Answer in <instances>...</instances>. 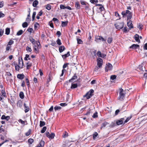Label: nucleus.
I'll list each match as a JSON object with an SVG mask.
<instances>
[{"label":"nucleus","instance_id":"f257e3e1","mask_svg":"<svg viewBox=\"0 0 147 147\" xmlns=\"http://www.w3.org/2000/svg\"><path fill=\"white\" fill-rule=\"evenodd\" d=\"M106 39L104 38L102 36H96L95 38V41L97 42H99L101 41H106Z\"/></svg>","mask_w":147,"mask_h":147},{"label":"nucleus","instance_id":"f03ea898","mask_svg":"<svg viewBox=\"0 0 147 147\" xmlns=\"http://www.w3.org/2000/svg\"><path fill=\"white\" fill-rule=\"evenodd\" d=\"M36 45H34L33 49L34 50V52L37 54L39 53L38 49L41 47L40 43L39 41H38V43H37Z\"/></svg>","mask_w":147,"mask_h":147},{"label":"nucleus","instance_id":"7ed1b4c3","mask_svg":"<svg viewBox=\"0 0 147 147\" xmlns=\"http://www.w3.org/2000/svg\"><path fill=\"white\" fill-rule=\"evenodd\" d=\"M94 90L93 89L90 90L89 91L87 92L84 96H86L87 99L90 98L93 95Z\"/></svg>","mask_w":147,"mask_h":147},{"label":"nucleus","instance_id":"20e7f679","mask_svg":"<svg viewBox=\"0 0 147 147\" xmlns=\"http://www.w3.org/2000/svg\"><path fill=\"white\" fill-rule=\"evenodd\" d=\"M115 26L117 29L119 30L123 27L124 23L123 22L117 23L115 24Z\"/></svg>","mask_w":147,"mask_h":147},{"label":"nucleus","instance_id":"39448f33","mask_svg":"<svg viewBox=\"0 0 147 147\" xmlns=\"http://www.w3.org/2000/svg\"><path fill=\"white\" fill-rule=\"evenodd\" d=\"M97 65L99 68L102 67L103 63V60L100 57H98L97 59Z\"/></svg>","mask_w":147,"mask_h":147},{"label":"nucleus","instance_id":"423d86ee","mask_svg":"<svg viewBox=\"0 0 147 147\" xmlns=\"http://www.w3.org/2000/svg\"><path fill=\"white\" fill-rule=\"evenodd\" d=\"M120 91L119 99L120 100H122L124 98L125 94L123 93V90L122 88L120 89Z\"/></svg>","mask_w":147,"mask_h":147},{"label":"nucleus","instance_id":"0eeeda50","mask_svg":"<svg viewBox=\"0 0 147 147\" xmlns=\"http://www.w3.org/2000/svg\"><path fill=\"white\" fill-rule=\"evenodd\" d=\"M125 117L122 118L120 119L117 120L116 121V124L117 125H120L122 124H123L124 120L125 119Z\"/></svg>","mask_w":147,"mask_h":147},{"label":"nucleus","instance_id":"6e6552de","mask_svg":"<svg viewBox=\"0 0 147 147\" xmlns=\"http://www.w3.org/2000/svg\"><path fill=\"white\" fill-rule=\"evenodd\" d=\"M107 66L105 68V70L106 72H107L109 70H112L113 68L112 65L110 63H108L107 64Z\"/></svg>","mask_w":147,"mask_h":147},{"label":"nucleus","instance_id":"1a4fd4ad","mask_svg":"<svg viewBox=\"0 0 147 147\" xmlns=\"http://www.w3.org/2000/svg\"><path fill=\"white\" fill-rule=\"evenodd\" d=\"M21 60H22V65H21L20 66L19 65H17L15 66V69L17 71H19V70L20 68H22L24 66V63L23 60L22 58H21Z\"/></svg>","mask_w":147,"mask_h":147},{"label":"nucleus","instance_id":"9d476101","mask_svg":"<svg viewBox=\"0 0 147 147\" xmlns=\"http://www.w3.org/2000/svg\"><path fill=\"white\" fill-rule=\"evenodd\" d=\"M127 25L130 29L134 28L132 21L130 20H129L128 22H127Z\"/></svg>","mask_w":147,"mask_h":147},{"label":"nucleus","instance_id":"9b49d317","mask_svg":"<svg viewBox=\"0 0 147 147\" xmlns=\"http://www.w3.org/2000/svg\"><path fill=\"white\" fill-rule=\"evenodd\" d=\"M30 41L34 45L36 44L37 43H38V41H36V40L33 38L31 37L30 38Z\"/></svg>","mask_w":147,"mask_h":147},{"label":"nucleus","instance_id":"f8f14e48","mask_svg":"<svg viewBox=\"0 0 147 147\" xmlns=\"http://www.w3.org/2000/svg\"><path fill=\"white\" fill-rule=\"evenodd\" d=\"M139 47V45L137 44H134L131 46L129 48L133 49H136Z\"/></svg>","mask_w":147,"mask_h":147},{"label":"nucleus","instance_id":"ddd939ff","mask_svg":"<svg viewBox=\"0 0 147 147\" xmlns=\"http://www.w3.org/2000/svg\"><path fill=\"white\" fill-rule=\"evenodd\" d=\"M24 77V75L23 74H18L17 75V78L21 80L23 79Z\"/></svg>","mask_w":147,"mask_h":147},{"label":"nucleus","instance_id":"4468645a","mask_svg":"<svg viewBox=\"0 0 147 147\" xmlns=\"http://www.w3.org/2000/svg\"><path fill=\"white\" fill-rule=\"evenodd\" d=\"M45 144V142L42 140H41L38 144L36 147H43Z\"/></svg>","mask_w":147,"mask_h":147},{"label":"nucleus","instance_id":"2eb2a0df","mask_svg":"<svg viewBox=\"0 0 147 147\" xmlns=\"http://www.w3.org/2000/svg\"><path fill=\"white\" fill-rule=\"evenodd\" d=\"M24 109H25V110H24L25 112L26 113H27L29 111V109H30L29 107L28 106H27L26 105V104L25 103H24Z\"/></svg>","mask_w":147,"mask_h":147},{"label":"nucleus","instance_id":"dca6fc26","mask_svg":"<svg viewBox=\"0 0 147 147\" xmlns=\"http://www.w3.org/2000/svg\"><path fill=\"white\" fill-rule=\"evenodd\" d=\"M65 49V48L63 46H60L59 47V51L60 53L63 52Z\"/></svg>","mask_w":147,"mask_h":147},{"label":"nucleus","instance_id":"f3484780","mask_svg":"<svg viewBox=\"0 0 147 147\" xmlns=\"http://www.w3.org/2000/svg\"><path fill=\"white\" fill-rule=\"evenodd\" d=\"M52 20L54 22L56 25H58L59 24V20L56 18H54Z\"/></svg>","mask_w":147,"mask_h":147},{"label":"nucleus","instance_id":"a211bd4d","mask_svg":"<svg viewBox=\"0 0 147 147\" xmlns=\"http://www.w3.org/2000/svg\"><path fill=\"white\" fill-rule=\"evenodd\" d=\"M17 106L21 107L22 106V101H21V100H18L17 103Z\"/></svg>","mask_w":147,"mask_h":147},{"label":"nucleus","instance_id":"6ab92c4d","mask_svg":"<svg viewBox=\"0 0 147 147\" xmlns=\"http://www.w3.org/2000/svg\"><path fill=\"white\" fill-rule=\"evenodd\" d=\"M55 136V134L54 133H51V134H50L49 135L48 138H49L50 139H52L54 138Z\"/></svg>","mask_w":147,"mask_h":147},{"label":"nucleus","instance_id":"aec40b11","mask_svg":"<svg viewBox=\"0 0 147 147\" xmlns=\"http://www.w3.org/2000/svg\"><path fill=\"white\" fill-rule=\"evenodd\" d=\"M135 40L137 42H139L140 40L139 38V36L137 34H136L134 36Z\"/></svg>","mask_w":147,"mask_h":147},{"label":"nucleus","instance_id":"412c9836","mask_svg":"<svg viewBox=\"0 0 147 147\" xmlns=\"http://www.w3.org/2000/svg\"><path fill=\"white\" fill-rule=\"evenodd\" d=\"M77 78V76L76 75V74H75L74 76H73L72 78L69 80V82H71L72 80H73L75 79H76Z\"/></svg>","mask_w":147,"mask_h":147},{"label":"nucleus","instance_id":"4be33fe9","mask_svg":"<svg viewBox=\"0 0 147 147\" xmlns=\"http://www.w3.org/2000/svg\"><path fill=\"white\" fill-rule=\"evenodd\" d=\"M70 55L69 52L68 51L67 53L64 55H62V56L63 59H65Z\"/></svg>","mask_w":147,"mask_h":147},{"label":"nucleus","instance_id":"5701e85b","mask_svg":"<svg viewBox=\"0 0 147 147\" xmlns=\"http://www.w3.org/2000/svg\"><path fill=\"white\" fill-rule=\"evenodd\" d=\"M38 2L36 0H35L33 3L32 5L34 7H36L38 4Z\"/></svg>","mask_w":147,"mask_h":147},{"label":"nucleus","instance_id":"b1692460","mask_svg":"<svg viewBox=\"0 0 147 147\" xmlns=\"http://www.w3.org/2000/svg\"><path fill=\"white\" fill-rule=\"evenodd\" d=\"M78 87V85L77 84H72L71 85V89H74L77 88Z\"/></svg>","mask_w":147,"mask_h":147},{"label":"nucleus","instance_id":"393cba45","mask_svg":"<svg viewBox=\"0 0 147 147\" xmlns=\"http://www.w3.org/2000/svg\"><path fill=\"white\" fill-rule=\"evenodd\" d=\"M28 142L29 144H31L34 142V140L32 138H30L28 140Z\"/></svg>","mask_w":147,"mask_h":147},{"label":"nucleus","instance_id":"a878e982","mask_svg":"<svg viewBox=\"0 0 147 147\" xmlns=\"http://www.w3.org/2000/svg\"><path fill=\"white\" fill-rule=\"evenodd\" d=\"M19 96L20 98L23 99L24 98V94L23 92H21L20 93Z\"/></svg>","mask_w":147,"mask_h":147},{"label":"nucleus","instance_id":"bb28decb","mask_svg":"<svg viewBox=\"0 0 147 147\" xmlns=\"http://www.w3.org/2000/svg\"><path fill=\"white\" fill-rule=\"evenodd\" d=\"M68 22H62V24H61V26L62 27H65L66 26H67V24Z\"/></svg>","mask_w":147,"mask_h":147},{"label":"nucleus","instance_id":"cd10ccee","mask_svg":"<svg viewBox=\"0 0 147 147\" xmlns=\"http://www.w3.org/2000/svg\"><path fill=\"white\" fill-rule=\"evenodd\" d=\"M75 5L76 9H79L80 8V5L78 2H76Z\"/></svg>","mask_w":147,"mask_h":147},{"label":"nucleus","instance_id":"c85d7f7f","mask_svg":"<svg viewBox=\"0 0 147 147\" xmlns=\"http://www.w3.org/2000/svg\"><path fill=\"white\" fill-rule=\"evenodd\" d=\"M30 15H28L27 16V18L26 19V21L29 23L31 21V18H30Z\"/></svg>","mask_w":147,"mask_h":147},{"label":"nucleus","instance_id":"c756f323","mask_svg":"<svg viewBox=\"0 0 147 147\" xmlns=\"http://www.w3.org/2000/svg\"><path fill=\"white\" fill-rule=\"evenodd\" d=\"M96 50H94V51H93L91 53V54L92 55V57H93V58H94L95 56L96 55Z\"/></svg>","mask_w":147,"mask_h":147},{"label":"nucleus","instance_id":"7c9ffc66","mask_svg":"<svg viewBox=\"0 0 147 147\" xmlns=\"http://www.w3.org/2000/svg\"><path fill=\"white\" fill-rule=\"evenodd\" d=\"M10 32V29L9 28H7L5 29V34L7 35H9Z\"/></svg>","mask_w":147,"mask_h":147},{"label":"nucleus","instance_id":"2f4dec72","mask_svg":"<svg viewBox=\"0 0 147 147\" xmlns=\"http://www.w3.org/2000/svg\"><path fill=\"white\" fill-rule=\"evenodd\" d=\"M31 131V129H29L28 131L25 133V135L27 136H29L30 134Z\"/></svg>","mask_w":147,"mask_h":147},{"label":"nucleus","instance_id":"473e14b6","mask_svg":"<svg viewBox=\"0 0 147 147\" xmlns=\"http://www.w3.org/2000/svg\"><path fill=\"white\" fill-rule=\"evenodd\" d=\"M45 123L44 121H40V124L39 126L40 127H41L45 125Z\"/></svg>","mask_w":147,"mask_h":147},{"label":"nucleus","instance_id":"72a5a7b5","mask_svg":"<svg viewBox=\"0 0 147 147\" xmlns=\"http://www.w3.org/2000/svg\"><path fill=\"white\" fill-rule=\"evenodd\" d=\"M61 109V107L60 106H55L54 107V110L55 111H56L57 110H59Z\"/></svg>","mask_w":147,"mask_h":147},{"label":"nucleus","instance_id":"f704fd0d","mask_svg":"<svg viewBox=\"0 0 147 147\" xmlns=\"http://www.w3.org/2000/svg\"><path fill=\"white\" fill-rule=\"evenodd\" d=\"M47 128L46 126L44 127L41 131V133H44L47 129Z\"/></svg>","mask_w":147,"mask_h":147},{"label":"nucleus","instance_id":"c9c22d12","mask_svg":"<svg viewBox=\"0 0 147 147\" xmlns=\"http://www.w3.org/2000/svg\"><path fill=\"white\" fill-rule=\"evenodd\" d=\"M40 27L39 24L38 23L36 22L34 25V28L35 29H37V28H39Z\"/></svg>","mask_w":147,"mask_h":147},{"label":"nucleus","instance_id":"e433bc0d","mask_svg":"<svg viewBox=\"0 0 147 147\" xmlns=\"http://www.w3.org/2000/svg\"><path fill=\"white\" fill-rule=\"evenodd\" d=\"M23 33V31L22 30H21L19 31L17 33L16 35L18 36L21 35Z\"/></svg>","mask_w":147,"mask_h":147},{"label":"nucleus","instance_id":"4c0bfd02","mask_svg":"<svg viewBox=\"0 0 147 147\" xmlns=\"http://www.w3.org/2000/svg\"><path fill=\"white\" fill-rule=\"evenodd\" d=\"M28 26V24L27 22H25L24 23H23L22 25V27L24 28H25L27 27Z\"/></svg>","mask_w":147,"mask_h":147},{"label":"nucleus","instance_id":"58836bf2","mask_svg":"<svg viewBox=\"0 0 147 147\" xmlns=\"http://www.w3.org/2000/svg\"><path fill=\"white\" fill-rule=\"evenodd\" d=\"M68 136V134L66 131L63 133L62 136L64 138L67 137Z\"/></svg>","mask_w":147,"mask_h":147},{"label":"nucleus","instance_id":"ea45409f","mask_svg":"<svg viewBox=\"0 0 147 147\" xmlns=\"http://www.w3.org/2000/svg\"><path fill=\"white\" fill-rule=\"evenodd\" d=\"M127 20H130V19L132 18V14H130L127 15Z\"/></svg>","mask_w":147,"mask_h":147},{"label":"nucleus","instance_id":"a19ab883","mask_svg":"<svg viewBox=\"0 0 147 147\" xmlns=\"http://www.w3.org/2000/svg\"><path fill=\"white\" fill-rule=\"evenodd\" d=\"M108 124V123L106 121L102 123L101 126V128H102L103 127H105Z\"/></svg>","mask_w":147,"mask_h":147},{"label":"nucleus","instance_id":"79ce46f5","mask_svg":"<svg viewBox=\"0 0 147 147\" xmlns=\"http://www.w3.org/2000/svg\"><path fill=\"white\" fill-rule=\"evenodd\" d=\"M131 118V117H128L125 120H124L123 124L125 123H127Z\"/></svg>","mask_w":147,"mask_h":147},{"label":"nucleus","instance_id":"37998d69","mask_svg":"<svg viewBox=\"0 0 147 147\" xmlns=\"http://www.w3.org/2000/svg\"><path fill=\"white\" fill-rule=\"evenodd\" d=\"M113 41V39L111 37H109L107 39V42H108L110 44Z\"/></svg>","mask_w":147,"mask_h":147},{"label":"nucleus","instance_id":"c03bdc74","mask_svg":"<svg viewBox=\"0 0 147 147\" xmlns=\"http://www.w3.org/2000/svg\"><path fill=\"white\" fill-rule=\"evenodd\" d=\"M57 44L59 45H61L62 44L60 40L58 38L56 41Z\"/></svg>","mask_w":147,"mask_h":147},{"label":"nucleus","instance_id":"a18cd8bd","mask_svg":"<svg viewBox=\"0 0 147 147\" xmlns=\"http://www.w3.org/2000/svg\"><path fill=\"white\" fill-rule=\"evenodd\" d=\"M51 6L49 4H47L46 7V8L48 10H50L51 9Z\"/></svg>","mask_w":147,"mask_h":147},{"label":"nucleus","instance_id":"49530a36","mask_svg":"<svg viewBox=\"0 0 147 147\" xmlns=\"http://www.w3.org/2000/svg\"><path fill=\"white\" fill-rule=\"evenodd\" d=\"M143 26L140 23H139L138 25V28L140 30L142 29V27Z\"/></svg>","mask_w":147,"mask_h":147},{"label":"nucleus","instance_id":"de8ad7c7","mask_svg":"<svg viewBox=\"0 0 147 147\" xmlns=\"http://www.w3.org/2000/svg\"><path fill=\"white\" fill-rule=\"evenodd\" d=\"M115 16L116 17H118L119 18V19H121V18L120 17V16L119 15L118 12L117 11H116L115 12Z\"/></svg>","mask_w":147,"mask_h":147},{"label":"nucleus","instance_id":"09e8293b","mask_svg":"<svg viewBox=\"0 0 147 147\" xmlns=\"http://www.w3.org/2000/svg\"><path fill=\"white\" fill-rule=\"evenodd\" d=\"M77 41L78 43V44H81L82 43V41L80 39L77 38Z\"/></svg>","mask_w":147,"mask_h":147},{"label":"nucleus","instance_id":"8fccbe9b","mask_svg":"<svg viewBox=\"0 0 147 147\" xmlns=\"http://www.w3.org/2000/svg\"><path fill=\"white\" fill-rule=\"evenodd\" d=\"M26 50L28 52H31L32 51L31 48L28 46L26 48Z\"/></svg>","mask_w":147,"mask_h":147},{"label":"nucleus","instance_id":"3c124183","mask_svg":"<svg viewBox=\"0 0 147 147\" xmlns=\"http://www.w3.org/2000/svg\"><path fill=\"white\" fill-rule=\"evenodd\" d=\"M90 2L92 3L95 4V3H98V0H90Z\"/></svg>","mask_w":147,"mask_h":147},{"label":"nucleus","instance_id":"603ef678","mask_svg":"<svg viewBox=\"0 0 147 147\" xmlns=\"http://www.w3.org/2000/svg\"><path fill=\"white\" fill-rule=\"evenodd\" d=\"M99 9L100 11L101 12L102 11L105 10V8L102 5L100 6L99 7Z\"/></svg>","mask_w":147,"mask_h":147},{"label":"nucleus","instance_id":"864d4df0","mask_svg":"<svg viewBox=\"0 0 147 147\" xmlns=\"http://www.w3.org/2000/svg\"><path fill=\"white\" fill-rule=\"evenodd\" d=\"M14 41L12 40H10L8 42V45H11L14 43Z\"/></svg>","mask_w":147,"mask_h":147},{"label":"nucleus","instance_id":"5fc2aeb1","mask_svg":"<svg viewBox=\"0 0 147 147\" xmlns=\"http://www.w3.org/2000/svg\"><path fill=\"white\" fill-rule=\"evenodd\" d=\"M116 76L115 75H113L111 76L110 79L112 80H114L116 78Z\"/></svg>","mask_w":147,"mask_h":147},{"label":"nucleus","instance_id":"6e6d98bb","mask_svg":"<svg viewBox=\"0 0 147 147\" xmlns=\"http://www.w3.org/2000/svg\"><path fill=\"white\" fill-rule=\"evenodd\" d=\"M98 113L97 112H96L95 113H94L92 117L93 118H96L98 117V115H97Z\"/></svg>","mask_w":147,"mask_h":147},{"label":"nucleus","instance_id":"4d7b16f0","mask_svg":"<svg viewBox=\"0 0 147 147\" xmlns=\"http://www.w3.org/2000/svg\"><path fill=\"white\" fill-rule=\"evenodd\" d=\"M121 14L123 16V18L126 17L127 15L126 13H125V11H122L121 13Z\"/></svg>","mask_w":147,"mask_h":147},{"label":"nucleus","instance_id":"13d9d810","mask_svg":"<svg viewBox=\"0 0 147 147\" xmlns=\"http://www.w3.org/2000/svg\"><path fill=\"white\" fill-rule=\"evenodd\" d=\"M2 95L4 96H6V93L4 90H3L1 91Z\"/></svg>","mask_w":147,"mask_h":147},{"label":"nucleus","instance_id":"bf43d9fd","mask_svg":"<svg viewBox=\"0 0 147 147\" xmlns=\"http://www.w3.org/2000/svg\"><path fill=\"white\" fill-rule=\"evenodd\" d=\"M4 33V30L1 29H0V36H1Z\"/></svg>","mask_w":147,"mask_h":147},{"label":"nucleus","instance_id":"052dcab7","mask_svg":"<svg viewBox=\"0 0 147 147\" xmlns=\"http://www.w3.org/2000/svg\"><path fill=\"white\" fill-rule=\"evenodd\" d=\"M129 31V30L128 29V28L127 27H125L123 29V32H124L126 33L127 32Z\"/></svg>","mask_w":147,"mask_h":147},{"label":"nucleus","instance_id":"680f3d73","mask_svg":"<svg viewBox=\"0 0 147 147\" xmlns=\"http://www.w3.org/2000/svg\"><path fill=\"white\" fill-rule=\"evenodd\" d=\"M29 57V55L26 54L25 55V57L24 58V60L27 61L28 60V58Z\"/></svg>","mask_w":147,"mask_h":147},{"label":"nucleus","instance_id":"e2e57ef3","mask_svg":"<svg viewBox=\"0 0 147 147\" xmlns=\"http://www.w3.org/2000/svg\"><path fill=\"white\" fill-rule=\"evenodd\" d=\"M120 111H121V109L120 110L119 109L115 111V115H117Z\"/></svg>","mask_w":147,"mask_h":147},{"label":"nucleus","instance_id":"0e129e2a","mask_svg":"<svg viewBox=\"0 0 147 147\" xmlns=\"http://www.w3.org/2000/svg\"><path fill=\"white\" fill-rule=\"evenodd\" d=\"M98 135V134L96 132H95L93 135V137L94 139L96 138Z\"/></svg>","mask_w":147,"mask_h":147},{"label":"nucleus","instance_id":"69168bd1","mask_svg":"<svg viewBox=\"0 0 147 147\" xmlns=\"http://www.w3.org/2000/svg\"><path fill=\"white\" fill-rule=\"evenodd\" d=\"M66 6H64L63 5H60V8L61 9H65Z\"/></svg>","mask_w":147,"mask_h":147},{"label":"nucleus","instance_id":"338daca9","mask_svg":"<svg viewBox=\"0 0 147 147\" xmlns=\"http://www.w3.org/2000/svg\"><path fill=\"white\" fill-rule=\"evenodd\" d=\"M58 37H59L61 35V33L60 31H57L56 33Z\"/></svg>","mask_w":147,"mask_h":147},{"label":"nucleus","instance_id":"774afa93","mask_svg":"<svg viewBox=\"0 0 147 147\" xmlns=\"http://www.w3.org/2000/svg\"><path fill=\"white\" fill-rule=\"evenodd\" d=\"M5 16L4 14L3 13L1 12L0 11V18H2Z\"/></svg>","mask_w":147,"mask_h":147}]
</instances>
